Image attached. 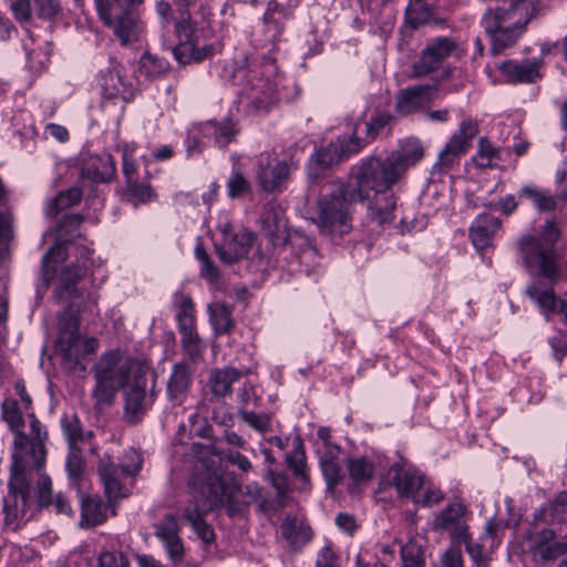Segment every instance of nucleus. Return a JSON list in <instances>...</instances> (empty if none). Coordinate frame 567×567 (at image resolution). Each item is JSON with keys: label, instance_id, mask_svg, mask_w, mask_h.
Here are the masks:
<instances>
[{"label": "nucleus", "instance_id": "12", "mask_svg": "<svg viewBox=\"0 0 567 567\" xmlns=\"http://www.w3.org/2000/svg\"><path fill=\"white\" fill-rule=\"evenodd\" d=\"M527 551L536 564L546 565L567 556V535L560 536L554 528L544 527L527 536ZM556 567H567V557Z\"/></svg>", "mask_w": 567, "mask_h": 567}, {"label": "nucleus", "instance_id": "35", "mask_svg": "<svg viewBox=\"0 0 567 567\" xmlns=\"http://www.w3.org/2000/svg\"><path fill=\"white\" fill-rule=\"evenodd\" d=\"M526 296L535 302L545 315L557 312L561 301L557 298L553 288L544 287L538 281H534L526 287Z\"/></svg>", "mask_w": 567, "mask_h": 567}, {"label": "nucleus", "instance_id": "15", "mask_svg": "<svg viewBox=\"0 0 567 567\" xmlns=\"http://www.w3.org/2000/svg\"><path fill=\"white\" fill-rule=\"evenodd\" d=\"M293 168L292 163L279 159L272 152L260 153L257 157L256 177L266 193L281 192Z\"/></svg>", "mask_w": 567, "mask_h": 567}, {"label": "nucleus", "instance_id": "37", "mask_svg": "<svg viewBox=\"0 0 567 567\" xmlns=\"http://www.w3.org/2000/svg\"><path fill=\"white\" fill-rule=\"evenodd\" d=\"M517 196L519 199H529L538 212H551L558 205L557 197L550 190L534 185L523 186Z\"/></svg>", "mask_w": 567, "mask_h": 567}, {"label": "nucleus", "instance_id": "18", "mask_svg": "<svg viewBox=\"0 0 567 567\" xmlns=\"http://www.w3.org/2000/svg\"><path fill=\"white\" fill-rule=\"evenodd\" d=\"M477 134V123L471 118L464 120L456 133L452 135L445 147L440 152L434 167L443 173L454 165L458 156L467 151L472 140Z\"/></svg>", "mask_w": 567, "mask_h": 567}, {"label": "nucleus", "instance_id": "46", "mask_svg": "<svg viewBox=\"0 0 567 567\" xmlns=\"http://www.w3.org/2000/svg\"><path fill=\"white\" fill-rule=\"evenodd\" d=\"M83 196L80 187L73 186L59 193L49 204L47 214L50 217L56 216L61 210L78 204Z\"/></svg>", "mask_w": 567, "mask_h": 567}, {"label": "nucleus", "instance_id": "41", "mask_svg": "<svg viewBox=\"0 0 567 567\" xmlns=\"http://www.w3.org/2000/svg\"><path fill=\"white\" fill-rule=\"evenodd\" d=\"M82 518L89 526H95L107 519V505L99 496H86L81 504Z\"/></svg>", "mask_w": 567, "mask_h": 567}, {"label": "nucleus", "instance_id": "32", "mask_svg": "<svg viewBox=\"0 0 567 567\" xmlns=\"http://www.w3.org/2000/svg\"><path fill=\"white\" fill-rule=\"evenodd\" d=\"M115 173L113 157L109 153L87 156L82 165L81 175L93 182H109Z\"/></svg>", "mask_w": 567, "mask_h": 567}, {"label": "nucleus", "instance_id": "52", "mask_svg": "<svg viewBox=\"0 0 567 567\" xmlns=\"http://www.w3.org/2000/svg\"><path fill=\"white\" fill-rule=\"evenodd\" d=\"M443 498L444 493L433 483L426 482L423 477L422 487L417 489L413 502L423 507H431L442 502Z\"/></svg>", "mask_w": 567, "mask_h": 567}, {"label": "nucleus", "instance_id": "16", "mask_svg": "<svg viewBox=\"0 0 567 567\" xmlns=\"http://www.w3.org/2000/svg\"><path fill=\"white\" fill-rule=\"evenodd\" d=\"M14 391L19 403L22 405L23 411L25 412L27 420L29 421L30 434L32 435V465L34 468L40 470L45 461L44 440L47 439L48 434L40 421L32 412V399L25 389L23 380H17L14 382Z\"/></svg>", "mask_w": 567, "mask_h": 567}, {"label": "nucleus", "instance_id": "27", "mask_svg": "<svg viewBox=\"0 0 567 567\" xmlns=\"http://www.w3.org/2000/svg\"><path fill=\"white\" fill-rule=\"evenodd\" d=\"M431 101L430 85H414L400 90L395 95V111L400 115L412 114Z\"/></svg>", "mask_w": 567, "mask_h": 567}, {"label": "nucleus", "instance_id": "3", "mask_svg": "<svg viewBox=\"0 0 567 567\" xmlns=\"http://www.w3.org/2000/svg\"><path fill=\"white\" fill-rule=\"evenodd\" d=\"M358 202L352 188L339 178L323 179L317 199V215L313 218L320 233L342 237L351 230V206Z\"/></svg>", "mask_w": 567, "mask_h": 567}, {"label": "nucleus", "instance_id": "30", "mask_svg": "<svg viewBox=\"0 0 567 567\" xmlns=\"http://www.w3.org/2000/svg\"><path fill=\"white\" fill-rule=\"evenodd\" d=\"M534 524H567V492H559L533 514Z\"/></svg>", "mask_w": 567, "mask_h": 567}, {"label": "nucleus", "instance_id": "5", "mask_svg": "<svg viewBox=\"0 0 567 567\" xmlns=\"http://www.w3.org/2000/svg\"><path fill=\"white\" fill-rule=\"evenodd\" d=\"M8 487L9 495L4 499V508L16 518H29L28 512L32 511L35 504L40 508L48 507L54 499L51 478L45 474L40 475L37 501L34 499L27 466L18 454L13 455Z\"/></svg>", "mask_w": 567, "mask_h": 567}, {"label": "nucleus", "instance_id": "28", "mask_svg": "<svg viewBox=\"0 0 567 567\" xmlns=\"http://www.w3.org/2000/svg\"><path fill=\"white\" fill-rule=\"evenodd\" d=\"M423 155L424 150L421 142L417 138H406L396 151L388 155V158L400 177H402L408 168L422 159Z\"/></svg>", "mask_w": 567, "mask_h": 567}, {"label": "nucleus", "instance_id": "61", "mask_svg": "<svg viewBox=\"0 0 567 567\" xmlns=\"http://www.w3.org/2000/svg\"><path fill=\"white\" fill-rule=\"evenodd\" d=\"M82 221L83 217L80 214L64 215L58 226L59 238L70 240L69 236H71L75 230L79 229Z\"/></svg>", "mask_w": 567, "mask_h": 567}, {"label": "nucleus", "instance_id": "2", "mask_svg": "<svg viewBox=\"0 0 567 567\" xmlns=\"http://www.w3.org/2000/svg\"><path fill=\"white\" fill-rule=\"evenodd\" d=\"M559 235L555 221L547 220L538 236L524 235L516 243L523 267L532 276L544 278L550 284L557 282L561 277L556 250Z\"/></svg>", "mask_w": 567, "mask_h": 567}, {"label": "nucleus", "instance_id": "44", "mask_svg": "<svg viewBox=\"0 0 567 567\" xmlns=\"http://www.w3.org/2000/svg\"><path fill=\"white\" fill-rule=\"evenodd\" d=\"M208 511H202L199 507H187L184 517L193 527L198 537L206 544H210L215 538L213 528L205 522L204 515Z\"/></svg>", "mask_w": 567, "mask_h": 567}, {"label": "nucleus", "instance_id": "64", "mask_svg": "<svg viewBox=\"0 0 567 567\" xmlns=\"http://www.w3.org/2000/svg\"><path fill=\"white\" fill-rule=\"evenodd\" d=\"M464 543L466 544V550L476 567H488V558L485 550L486 543H472L470 537L467 542Z\"/></svg>", "mask_w": 567, "mask_h": 567}, {"label": "nucleus", "instance_id": "20", "mask_svg": "<svg viewBox=\"0 0 567 567\" xmlns=\"http://www.w3.org/2000/svg\"><path fill=\"white\" fill-rule=\"evenodd\" d=\"M90 255L91 250L89 248H82L80 250L81 259L66 266L61 271L58 279V286L54 291L58 300H71L78 298V281L82 279L95 264Z\"/></svg>", "mask_w": 567, "mask_h": 567}, {"label": "nucleus", "instance_id": "56", "mask_svg": "<svg viewBox=\"0 0 567 567\" xmlns=\"http://www.w3.org/2000/svg\"><path fill=\"white\" fill-rule=\"evenodd\" d=\"M240 419L250 427L259 433L271 431V415L267 413H256L249 410H238Z\"/></svg>", "mask_w": 567, "mask_h": 567}, {"label": "nucleus", "instance_id": "7", "mask_svg": "<svg viewBox=\"0 0 567 567\" xmlns=\"http://www.w3.org/2000/svg\"><path fill=\"white\" fill-rule=\"evenodd\" d=\"M260 223L264 235L271 241L274 247L280 248L279 254L284 255L285 259H287V254L295 247L300 248V252L293 255L290 262L289 270L291 272L303 271V262L317 256V251L308 238L296 236L288 240L286 221L278 206L272 204L266 205L260 216Z\"/></svg>", "mask_w": 567, "mask_h": 567}, {"label": "nucleus", "instance_id": "8", "mask_svg": "<svg viewBox=\"0 0 567 567\" xmlns=\"http://www.w3.org/2000/svg\"><path fill=\"white\" fill-rule=\"evenodd\" d=\"M74 308H76V312L82 310L73 301L60 318V332L56 343L58 351L62 355L63 365L69 370L83 365L82 361L85 357L94 353L99 348L97 339L81 337L79 332L80 319L74 312Z\"/></svg>", "mask_w": 567, "mask_h": 567}, {"label": "nucleus", "instance_id": "21", "mask_svg": "<svg viewBox=\"0 0 567 567\" xmlns=\"http://www.w3.org/2000/svg\"><path fill=\"white\" fill-rule=\"evenodd\" d=\"M287 13L284 7L270 1L262 18L261 28L255 39L257 44L269 53L277 49L282 39Z\"/></svg>", "mask_w": 567, "mask_h": 567}, {"label": "nucleus", "instance_id": "31", "mask_svg": "<svg viewBox=\"0 0 567 567\" xmlns=\"http://www.w3.org/2000/svg\"><path fill=\"white\" fill-rule=\"evenodd\" d=\"M502 221L491 215L481 214L472 223L470 236L476 249H484L492 245L495 233L501 228Z\"/></svg>", "mask_w": 567, "mask_h": 567}, {"label": "nucleus", "instance_id": "58", "mask_svg": "<svg viewBox=\"0 0 567 567\" xmlns=\"http://www.w3.org/2000/svg\"><path fill=\"white\" fill-rule=\"evenodd\" d=\"M179 527L177 519L173 514H167L164 518L155 525V536L164 542L178 536Z\"/></svg>", "mask_w": 567, "mask_h": 567}, {"label": "nucleus", "instance_id": "49", "mask_svg": "<svg viewBox=\"0 0 567 567\" xmlns=\"http://www.w3.org/2000/svg\"><path fill=\"white\" fill-rule=\"evenodd\" d=\"M168 62L152 53H144L138 62V73L146 79L157 78L168 70Z\"/></svg>", "mask_w": 567, "mask_h": 567}, {"label": "nucleus", "instance_id": "4", "mask_svg": "<svg viewBox=\"0 0 567 567\" xmlns=\"http://www.w3.org/2000/svg\"><path fill=\"white\" fill-rule=\"evenodd\" d=\"M535 13L530 0H511L508 7L488 9L482 25L491 40L492 53L499 54L514 45Z\"/></svg>", "mask_w": 567, "mask_h": 567}, {"label": "nucleus", "instance_id": "50", "mask_svg": "<svg viewBox=\"0 0 567 567\" xmlns=\"http://www.w3.org/2000/svg\"><path fill=\"white\" fill-rule=\"evenodd\" d=\"M393 116L390 113H378L373 115L369 122L365 123V136L359 137L364 146L374 141L380 134L391 125Z\"/></svg>", "mask_w": 567, "mask_h": 567}, {"label": "nucleus", "instance_id": "54", "mask_svg": "<svg viewBox=\"0 0 567 567\" xmlns=\"http://www.w3.org/2000/svg\"><path fill=\"white\" fill-rule=\"evenodd\" d=\"M402 567H424L425 559L421 545L409 540L401 547Z\"/></svg>", "mask_w": 567, "mask_h": 567}, {"label": "nucleus", "instance_id": "29", "mask_svg": "<svg viewBox=\"0 0 567 567\" xmlns=\"http://www.w3.org/2000/svg\"><path fill=\"white\" fill-rule=\"evenodd\" d=\"M198 133L206 140L213 141L220 148L231 143L237 133V124L230 118H224L220 122L208 121L198 124Z\"/></svg>", "mask_w": 567, "mask_h": 567}, {"label": "nucleus", "instance_id": "39", "mask_svg": "<svg viewBox=\"0 0 567 567\" xmlns=\"http://www.w3.org/2000/svg\"><path fill=\"white\" fill-rule=\"evenodd\" d=\"M174 305L177 309L176 321L178 331L193 329L195 323V305L190 296L177 292L174 295Z\"/></svg>", "mask_w": 567, "mask_h": 567}, {"label": "nucleus", "instance_id": "26", "mask_svg": "<svg viewBox=\"0 0 567 567\" xmlns=\"http://www.w3.org/2000/svg\"><path fill=\"white\" fill-rule=\"evenodd\" d=\"M199 498H196L195 505L202 511H212L215 507L225 505L228 498L227 487L219 475H208L206 481L199 485Z\"/></svg>", "mask_w": 567, "mask_h": 567}, {"label": "nucleus", "instance_id": "10", "mask_svg": "<svg viewBox=\"0 0 567 567\" xmlns=\"http://www.w3.org/2000/svg\"><path fill=\"white\" fill-rule=\"evenodd\" d=\"M127 457L132 460V463L120 462L116 464L110 455H104L99 463L97 471L110 504L127 496L122 480L135 475L141 470L142 456L140 453L131 449L127 451Z\"/></svg>", "mask_w": 567, "mask_h": 567}, {"label": "nucleus", "instance_id": "62", "mask_svg": "<svg viewBox=\"0 0 567 567\" xmlns=\"http://www.w3.org/2000/svg\"><path fill=\"white\" fill-rule=\"evenodd\" d=\"M63 433L68 440L69 447L76 445V441L82 439V427L75 415L64 416L62 419Z\"/></svg>", "mask_w": 567, "mask_h": 567}, {"label": "nucleus", "instance_id": "34", "mask_svg": "<svg viewBox=\"0 0 567 567\" xmlns=\"http://www.w3.org/2000/svg\"><path fill=\"white\" fill-rule=\"evenodd\" d=\"M246 373L248 370H237L231 367L215 369L209 374V390L215 396L223 398L230 393L231 385Z\"/></svg>", "mask_w": 567, "mask_h": 567}, {"label": "nucleus", "instance_id": "63", "mask_svg": "<svg viewBox=\"0 0 567 567\" xmlns=\"http://www.w3.org/2000/svg\"><path fill=\"white\" fill-rule=\"evenodd\" d=\"M496 156L495 148L484 138L478 142V150L474 156L476 166L486 168L492 166V161Z\"/></svg>", "mask_w": 567, "mask_h": 567}, {"label": "nucleus", "instance_id": "14", "mask_svg": "<svg viewBox=\"0 0 567 567\" xmlns=\"http://www.w3.org/2000/svg\"><path fill=\"white\" fill-rule=\"evenodd\" d=\"M363 147L364 143L354 133L347 141L330 143L326 147L316 151L308 163L309 178L312 181L318 179L322 171L360 152Z\"/></svg>", "mask_w": 567, "mask_h": 567}, {"label": "nucleus", "instance_id": "1", "mask_svg": "<svg viewBox=\"0 0 567 567\" xmlns=\"http://www.w3.org/2000/svg\"><path fill=\"white\" fill-rule=\"evenodd\" d=\"M388 156L385 158L368 157L362 159L352 172L354 186L352 197L358 202L370 198L374 193V200L369 206L370 216L379 225L390 223L393 219V210L396 207V198L391 190L392 186L401 178Z\"/></svg>", "mask_w": 567, "mask_h": 567}, {"label": "nucleus", "instance_id": "45", "mask_svg": "<svg viewBox=\"0 0 567 567\" xmlns=\"http://www.w3.org/2000/svg\"><path fill=\"white\" fill-rule=\"evenodd\" d=\"M213 45L207 44L204 45L202 49H198L195 47V44L192 42L187 43H178L173 53L175 59L182 63L186 64L190 61L200 62L213 54Z\"/></svg>", "mask_w": 567, "mask_h": 567}, {"label": "nucleus", "instance_id": "40", "mask_svg": "<svg viewBox=\"0 0 567 567\" xmlns=\"http://www.w3.org/2000/svg\"><path fill=\"white\" fill-rule=\"evenodd\" d=\"M68 240L60 239L58 237L56 243L47 251V254L42 257V279L44 281L45 287L49 286V282L55 272V264L65 261L68 257L65 243Z\"/></svg>", "mask_w": 567, "mask_h": 567}, {"label": "nucleus", "instance_id": "59", "mask_svg": "<svg viewBox=\"0 0 567 567\" xmlns=\"http://www.w3.org/2000/svg\"><path fill=\"white\" fill-rule=\"evenodd\" d=\"M288 467L292 471L296 478H298L302 486H308L310 483L309 474L307 473L306 457L302 452L295 455H287Z\"/></svg>", "mask_w": 567, "mask_h": 567}, {"label": "nucleus", "instance_id": "55", "mask_svg": "<svg viewBox=\"0 0 567 567\" xmlns=\"http://www.w3.org/2000/svg\"><path fill=\"white\" fill-rule=\"evenodd\" d=\"M85 462L82 456V451L76 445L69 447V453L65 461V468L69 478L75 483L78 482L84 471Z\"/></svg>", "mask_w": 567, "mask_h": 567}, {"label": "nucleus", "instance_id": "17", "mask_svg": "<svg viewBox=\"0 0 567 567\" xmlns=\"http://www.w3.org/2000/svg\"><path fill=\"white\" fill-rule=\"evenodd\" d=\"M467 506L455 501L440 511L432 520V528L436 532H447L454 542L462 543L468 539Z\"/></svg>", "mask_w": 567, "mask_h": 567}, {"label": "nucleus", "instance_id": "11", "mask_svg": "<svg viewBox=\"0 0 567 567\" xmlns=\"http://www.w3.org/2000/svg\"><path fill=\"white\" fill-rule=\"evenodd\" d=\"M231 81L240 87L241 94L249 97L250 112L264 114L275 105L277 101L275 85L269 80L258 78L257 71L238 68L234 71Z\"/></svg>", "mask_w": 567, "mask_h": 567}, {"label": "nucleus", "instance_id": "36", "mask_svg": "<svg viewBox=\"0 0 567 567\" xmlns=\"http://www.w3.org/2000/svg\"><path fill=\"white\" fill-rule=\"evenodd\" d=\"M207 311L215 334H228L234 330L235 319L233 318V309L230 306L215 301L208 305Z\"/></svg>", "mask_w": 567, "mask_h": 567}, {"label": "nucleus", "instance_id": "23", "mask_svg": "<svg viewBox=\"0 0 567 567\" xmlns=\"http://www.w3.org/2000/svg\"><path fill=\"white\" fill-rule=\"evenodd\" d=\"M3 420L14 433V445L20 451L28 447V455L31 457L32 435L24 431L25 412L17 398H6L1 404Z\"/></svg>", "mask_w": 567, "mask_h": 567}, {"label": "nucleus", "instance_id": "24", "mask_svg": "<svg viewBox=\"0 0 567 567\" xmlns=\"http://www.w3.org/2000/svg\"><path fill=\"white\" fill-rule=\"evenodd\" d=\"M150 405L146 396V377L143 372L136 375L124 393V416L130 423H137Z\"/></svg>", "mask_w": 567, "mask_h": 567}, {"label": "nucleus", "instance_id": "22", "mask_svg": "<svg viewBox=\"0 0 567 567\" xmlns=\"http://www.w3.org/2000/svg\"><path fill=\"white\" fill-rule=\"evenodd\" d=\"M422 478L423 475L413 466L395 463L388 472L385 484L393 487L400 498L413 501L422 487Z\"/></svg>", "mask_w": 567, "mask_h": 567}, {"label": "nucleus", "instance_id": "48", "mask_svg": "<svg viewBox=\"0 0 567 567\" xmlns=\"http://www.w3.org/2000/svg\"><path fill=\"white\" fill-rule=\"evenodd\" d=\"M195 257L200 264V277L209 285H217L220 281V271L213 259L209 257L202 244L195 247Z\"/></svg>", "mask_w": 567, "mask_h": 567}, {"label": "nucleus", "instance_id": "19", "mask_svg": "<svg viewBox=\"0 0 567 567\" xmlns=\"http://www.w3.org/2000/svg\"><path fill=\"white\" fill-rule=\"evenodd\" d=\"M457 49L454 40L439 37L430 41L412 66L413 76L421 78L437 70L445 59Z\"/></svg>", "mask_w": 567, "mask_h": 567}, {"label": "nucleus", "instance_id": "42", "mask_svg": "<svg viewBox=\"0 0 567 567\" xmlns=\"http://www.w3.org/2000/svg\"><path fill=\"white\" fill-rule=\"evenodd\" d=\"M102 94L106 99L122 97L127 100L126 85L117 68L109 70L100 78Z\"/></svg>", "mask_w": 567, "mask_h": 567}, {"label": "nucleus", "instance_id": "13", "mask_svg": "<svg viewBox=\"0 0 567 567\" xmlns=\"http://www.w3.org/2000/svg\"><path fill=\"white\" fill-rule=\"evenodd\" d=\"M219 230L221 239L214 247L223 264L230 266L248 256L256 238L252 231L229 221L220 225Z\"/></svg>", "mask_w": 567, "mask_h": 567}, {"label": "nucleus", "instance_id": "38", "mask_svg": "<svg viewBox=\"0 0 567 567\" xmlns=\"http://www.w3.org/2000/svg\"><path fill=\"white\" fill-rule=\"evenodd\" d=\"M280 532L282 537L293 549L301 548L311 539L310 528L298 524L297 518L291 515L285 517L280 525Z\"/></svg>", "mask_w": 567, "mask_h": 567}, {"label": "nucleus", "instance_id": "43", "mask_svg": "<svg viewBox=\"0 0 567 567\" xmlns=\"http://www.w3.org/2000/svg\"><path fill=\"white\" fill-rule=\"evenodd\" d=\"M181 333V346L184 355L192 362L196 363L203 358L205 351V343L199 337L196 327L193 329L179 331Z\"/></svg>", "mask_w": 567, "mask_h": 567}, {"label": "nucleus", "instance_id": "6", "mask_svg": "<svg viewBox=\"0 0 567 567\" xmlns=\"http://www.w3.org/2000/svg\"><path fill=\"white\" fill-rule=\"evenodd\" d=\"M143 372V367L135 359L117 349L103 353L94 365L96 383L93 398L96 404H111L116 392L128 383L131 377L135 380Z\"/></svg>", "mask_w": 567, "mask_h": 567}, {"label": "nucleus", "instance_id": "60", "mask_svg": "<svg viewBox=\"0 0 567 567\" xmlns=\"http://www.w3.org/2000/svg\"><path fill=\"white\" fill-rule=\"evenodd\" d=\"M127 194L135 204L147 203L155 196L150 185L138 183L137 181L127 182Z\"/></svg>", "mask_w": 567, "mask_h": 567}, {"label": "nucleus", "instance_id": "47", "mask_svg": "<svg viewBox=\"0 0 567 567\" xmlns=\"http://www.w3.org/2000/svg\"><path fill=\"white\" fill-rule=\"evenodd\" d=\"M322 475L329 489H333L342 481L343 474L337 455L332 450L320 458Z\"/></svg>", "mask_w": 567, "mask_h": 567}, {"label": "nucleus", "instance_id": "33", "mask_svg": "<svg viewBox=\"0 0 567 567\" xmlns=\"http://www.w3.org/2000/svg\"><path fill=\"white\" fill-rule=\"evenodd\" d=\"M540 61L517 62L514 60L505 61L499 69L511 83H534L542 78Z\"/></svg>", "mask_w": 567, "mask_h": 567}, {"label": "nucleus", "instance_id": "53", "mask_svg": "<svg viewBox=\"0 0 567 567\" xmlns=\"http://www.w3.org/2000/svg\"><path fill=\"white\" fill-rule=\"evenodd\" d=\"M189 7H179L178 17L175 18V31L181 39L179 43L192 42L195 23L189 13Z\"/></svg>", "mask_w": 567, "mask_h": 567}, {"label": "nucleus", "instance_id": "25", "mask_svg": "<svg viewBox=\"0 0 567 567\" xmlns=\"http://www.w3.org/2000/svg\"><path fill=\"white\" fill-rule=\"evenodd\" d=\"M195 369L190 363L181 361L172 367L166 383V395L169 402L182 405L193 383Z\"/></svg>", "mask_w": 567, "mask_h": 567}, {"label": "nucleus", "instance_id": "9", "mask_svg": "<svg viewBox=\"0 0 567 567\" xmlns=\"http://www.w3.org/2000/svg\"><path fill=\"white\" fill-rule=\"evenodd\" d=\"M100 18L123 45L138 40L142 31L134 7L144 0H94Z\"/></svg>", "mask_w": 567, "mask_h": 567}, {"label": "nucleus", "instance_id": "51", "mask_svg": "<svg viewBox=\"0 0 567 567\" xmlns=\"http://www.w3.org/2000/svg\"><path fill=\"white\" fill-rule=\"evenodd\" d=\"M349 476L354 483H365L373 477V463L364 457L350 458L348 461Z\"/></svg>", "mask_w": 567, "mask_h": 567}, {"label": "nucleus", "instance_id": "57", "mask_svg": "<svg viewBox=\"0 0 567 567\" xmlns=\"http://www.w3.org/2000/svg\"><path fill=\"white\" fill-rule=\"evenodd\" d=\"M251 189L249 181L239 172H233L227 182V195L229 198H238L248 194Z\"/></svg>", "mask_w": 567, "mask_h": 567}]
</instances>
